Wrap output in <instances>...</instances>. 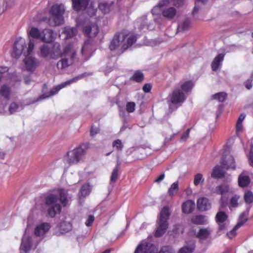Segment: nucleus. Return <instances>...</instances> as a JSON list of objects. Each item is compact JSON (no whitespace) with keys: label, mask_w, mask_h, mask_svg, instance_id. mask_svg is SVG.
Here are the masks:
<instances>
[{"label":"nucleus","mask_w":253,"mask_h":253,"mask_svg":"<svg viewBox=\"0 0 253 253\" xmlns=\"http://www.w3.org/2000/svg\"><path fill=\"white\" fill-rule=\"evenodd\" d=\"M34 46L35 43L33 40H29L27 46L25 40L20 37L15 40L11 53L12 56L15 58H18L22 53L24 54L25 56L23 60L24 69L29 73H33L40 64L37 58L29 56L32 53Z\"/></svg>","instance_id":"1"},{"label":"nucleus","mask_w":253,"mask_h":253,"mask_svg":"<svg viewBox=\"0 0 253 253\" xmlns=\"http://www.w3.org/2000/svg\"><path fill=\"white\" fill-rule=\"evenodd\" d=\"M50 224L44 222L38 225L35 229V235H29L26 232L22 238L20 246V251L24 253H28L31 249L36 248L38 243L36 241V236H42L46 233L50 228Z\"/></svg>","instance_id":"2"},{"label":"nucleus","mask_w":253,"mask_h":253,"mask_svg":"<svg viewBox=\"0 0 253 253\" xmlns=\"http://www.w3.org/2000/svg\"><path fill=\"white\" fill-rule=\"evenodd\" d=\"M170 4L175 6L180 5V3L176 0H161L158 4L152 9V14L155 15H161L164 18L168 20L173 19L176 17L178 12L174 7L167 6Z\"/></svg>","instance_id":"3"},{"label":"nucleus","mask_w":253,"mask_h":253,"mask_svg":"<svg viewBox=\"0 0 253 253\" xmlns=\"http://www.w3.org/2000/svg\"><path fill=\"white\" fill-rule=\"evenodd\" d=\"M127 35L125 31L115 34L109 45L110 50L119 49L123 52L130 47L136 41V37L134 35L127 37Z\"/></svg>","instance_id":"4"},{"label":"nucleus","mask_w":253,"mask_h":253,"mask_svg":"<svg viewBox=\"0 0 253 253\" xmlns=\"http://www.w3.org/2000/svg\"><path fill=\"white\" fill-rule=\"evenodd\" d=\"M88 148V144H82L72 150L68 152L64 157V162L69 165L78 164L83 160Z\"/></svg>","instance_id":"5"},{"label":"nucleus","mask_w":253,"mask_h":253,"mask_svg":"<svg viewBox=\"0 0 253 253\" xmlns=\"http://www.w3.org/2000/svg\"><path fill=\"white\" fill-rule=\"evenodd\" d=\"M64 5L62 3L54 4L51 7L49 13L51 17L49 19V24L51 26H58L64 23L63 15L65 12Z\"/></svg>","instance_id":"6"},{"label":"nucleus","mask_w":253,"mask_h":253,"mask_svg":"<svg viewBox=\"0 0 253 253\" xmlns=\"http://www.w3.org/2000/svg\"><path fill=\"white\" fill-rule=\"evenodd\" d=\"M77 47L74 44H68L66 45L63 49V54L66 55L70 54V59L63 58L57 63V67L58 69L62 70L66 68L71 65L73 61L77 59L76 50Z\"/></svg>","instance_id":"7"},{"label":"nucleus","mask_w":253,"mask_h":253,"mask_svg":"<svg viewBox=\"0 0 253 253\" xmlns=\"http://www.w3.org/2000/svg\"><path fill=\"white\" fill-rule=\"evenodd\" d=\"M170 215L168 207H164L160 214L159 218L157 221V228L155 233L156 237L162 236L166 232L168 227V220Z\"/></svg>","instance_id":"8"},{"label":"nucleus","mask_w":253,"mask_h":253,"mask_svg":"<svg viewBox=\"0 0 253 253\" xmlns=\"http://www.w3.org/2000/svg\"><path fill=\"white\" fill-rule=\"evenodd\" d=\"M170 215L168 207H164L160 214L159 218L157 221V228L155 233L156 237L162 236L166 232L168 227V220Z\"/></svg>","instance_id":"9"},{"label":"nucleus","mask_w":253,"mask_h":253,"mask_svg":"<svg viewBox=\"0 0 253 253\" xmlns=\"http://www.w3.org/2000/svg\"><path fill=\"white\" fill-rule=\"evenodd\" d=\"M46 205L48 207V214L50 217H54L61 211V206L58 203L57 196L53 194H50L46 197Z\"/></svg>","instance_id":"10"},{"label":"nucleus","mask_w":253,"mask_h":253,"mask_svg":"<svg viewBox=\"0 0 253 253\" xmlns=\"http://www.w3.org/2000/svg\"><path fill=\"white\" fill-rule=\"evenodd\" d=\"M95 50V48L92 44L90 40H87L84 42L80 54L77 57V61H85L87 60Z\"/></svg>","instance_id":"11"},{"label":"nucleus","mask_w":253,"mask_h":253,"mask_svg":"<svg viewBox=\"0 0 253 253\" xmlns=\"http://www.w3.org/2000/svg\"><path fill=\"white\" fill-rule=\"evenodd\" d=\"M229 153L230 152L228 149L226 148L224 149L221 164L224 168L234 169H235L234 159Z\"/></svg>","instance_id":"12"},{"label":"nucleus","mask_w":253,"mask_h":253,"mask_svg":"<svg viewBox=\"0 0 253 253\" xmlns=\"http://www.w3.org/2000/svg\"><path fill=\"white\" fill-rule=\"evenodd\" d=\"M158 249L151 243L143 242L136 248L134 253H157Z\"/></svg>","instance_id":"13"},{"label":"nucleus","mask_w":253,"mask_h":253,"mask_svg":"<svg viewBox=\"0 0 253 253\" xmlns=\"http://www.w3.org/2000/svg\"><path fill=\"white\" fill-rule=\"evenodd\" d=\"M79 79H80V77H75L71 80H68L65 82L62 83L58 85L55 86L50 91V92L47 94H43L42 96L40 97L41 99L42 98H46L49 97H50L55 94H56L61 89L70 84H71L76 82Z\"/></svg>","instance_id":"14"},{"label":"nucleus","mask_w":253,"mask_h":253,"mask_svg":"<svg viewBox=\"0 0 253 253\" xmlns=\"http://www.w3.org/2000/svg\"><path fill=\"white\" fill-rule=\"evenodd\" d=\"M186 99L184 93L179 88L174 89L170 96V101L174 104L183 103Z\"/></svg>","instance_id":"15"},{"label":"nucleus","mask_w":253,"mask_h":253,"mask_svg":"<svg viewBox=\"0 0 253 253\" xmlns=\"http://www.w3.org/2000/svg\"><path fill=\"white\" fill-rule=\"evenodd\" d=\"M247 220V217L246 212H243L240 216L239 221L236 226L229 232L227 236L229 238L232 239L236 235V230L241 227Z\"/></svg>","instance_id":"16"},{"label":"nucleus","mask_w":253,"mask_h":253,"mask_svg":"<svg viewBox=\"0 0 253 253\" xmlns=\"http://www.w3.org/2000/svg\"><path fill=\"white\" fill-rule=\"evenodd\" d=\"M56 37V34L49 29H45L42 32L41 40L45 42H50Z\"/></svg>","instance_id":"17"},{"label":"nucleus","mask_w":253,"mask_h":253,"mask_svg":"<svg viewBox=\"0 0 253 253\" xmlns=\"http://www.w3.org/2000/svg\"><path fill=\"white\" fill-rule=\"evenodd\" d=\"M197 206L200 211H205L211 209V204L208 198L201 197L198 199Z\"/></svg>","instance_id":"18"},{"label":"nucleus","mask_w":253,"mask_h":253,"mask_svg":"<svg viewBox=\"0 0 253 253\" xmlns=\"http://www.w3.org/2000/svg\"><path fill=\"white\" fill-rule=\"evenodd\" d=\"M84 32L86 36L90 38L94 37L98 33V26L93 23L85 26L84 29Z\"/></svg>","instance_id":"19"},{"label":"nucleus","mask_w":253,"mask_h":253,"mask_svg":"<svg viewBox=\"0 0 253 253\" xmlns=\"http://www.w3.org/2000/svg\"><path fill=\"white\" fill-rule=\"evenodd\" d=\"M64 55L63 51H61L60 44L58 42L54 43L50 50V58L56 59Z\"/></svg>","instance_id":"20"},{"label":"nucleus","mask_w":253,"mask_h":253,"mask_svg":"<svg viewBox=\"0 0 253 253\" xmlns=\"http://www.w3.org/2000/svg\"><path fill=\"white\" fill-rule=\"evenodd\" d=\"M224 56L223 54L220 53L214 58L211 64L212 71H216L221 68L222 62L224 59Z\"/></svg>","instance_id":"21"},{"label":"nucleus","mask_w":253,"mask_h":253,"mask_svg":"<svg viewBox=\"0 0 253 253\" xmlns=\"http://www.w3.org/2000/svg\"><path fill=\"white\" fill-rule=\"evenodd\" d=\"M195 204L194 201L189 200L185 201L182 205V210L185 213H190L193 211L195 208Z\"/></svg>","instance_id":"22"},{"label":"nucleus","mask_w":253,"mask_h":253,"mask_svg":"<svg viewBox=\"0 0 253 253\" xmlns=\"http://www.w3.org/2000/svg\"><path fill=\"white\" fill-rule=\"evenodd\" d=\"M212 230L211 228H201L197 233V237L200 240H206L210 237Z\"/></svg>","instance_id":"23"},{"label":"nucleus","mask_w":253,"mask_h":253,"mask_svg":"<svg viewBox=\"0 0 253 253\" xmlns=\"http://www.w3.org/2000/svg\"><path fill=\"white\" fill-rule=\"evenodd\" d=\"M72 6L74 10L79 11L86 8L88 1L83 0H72Z\"/></svg>","instance_id":"24"},{"label":"nucleus","mask_w":253,"mask_h":253,"mask_svg":"<svg viewBox=\"0 0 253 253\" xmlns=\"http://www.w3.org/2000/svg\"><path fill=\"white\" fill-rule=\"evenodd\" d=\"M57 228L59 230L60 233H58L57 232L56 234L59 235L60 233L63 234L69 232L71 230L72 226L71 224L69 222L63 221L57 226Z\"/></svg>","instance_id":"25"},{"label":"nucleus","mask_w":253,"mask_h":253,"mask_svg":"<svg viewBox=\"0 0 253 253\" xmlns=\"http://www.w3.org/2000/svg\"><path fill=\"white\" fill-rule=\"evenodd\" d=\"M27 34L29 37H30L34 39H39L41 40L42 32L36 27H32L27 31Z\"/></svg>","instance_id":"26"},{"label":"nucleus","mask_w":253,"mask_h":253,"mask_svg":"<svg viewBox=\"0 0 253 253\" xmlns=\"http://www.w3.org/2000/svg\"><path fill=\"white\" fill-rule=\"evenodd\" d=\"M250 183V178L249 176L243 173L241 174L238 177L239 185L241 187H245L248 186Z\"/></svg>","instance_id":"27"},{"label":"nucleus","mask_w":253,"mask_h":253,"mask_svg":"<svg viewBox=\"0 0 253 253\" xmlns=\"http://www.w3.org/2000/svg\"><path fill=\"white\" fill-rule=\"evenodd\" d=\"M230 186L227 184H223L217 186L215 188V193L220 195H223L231 192Z\"/></svg>","instance_id":"28"},{"label":"nucleus","mask_w":253,"mask_h":253,"mask_svg":"<svg viewBox=\"0 0 253 253\" xmlns=\"http://www.w3.org/2000/svg\"><path fill=\"white\" fill-rule=\"evenodd\" d=\"M191 221L195 224H205L208 223V219L204 215H196L192 218Z\"/></svg>","instance_id":"29"},{"label":"nucleus","mask_w":253,"mask_h":253,"mask_svg":"<svg viewBox=\"0 0 253 253\" xmlns=\"http://www.w3.org/2000/svg\"><path fill=\"white\" fill-rule=\"evenodd\" d=\"M112 2L108 3L106 1H102L98 5L99 9L104 13H108L112 6Z\"/></svg>","instance_id":"30"},{"label":"nucleus","mask_w":253,"mask_h":253,"mask_svg":"<svg viewBox=\"0 0 253 253\" xmlns=\"http://www.w3.org/2000/svg\"><path fill=\"white\" fill-rule=\"evenodd\" d=\"M194 85V84L192 81H186L181 84V89L183 92L186 93L191 91Z\"/></svg>","instance_id":"31"},{"label":"nucleus","mask_w":253,"mask_h":253,"mask_svg":"<svg viewBox=\"0 0 253 253\" xmlns=\"http://www.w3.org/2000/svg\"><path fill=\"white\" fill-rule=\"evenodd\" d=\"M59 195L61 202L64 206H66L68 203L67 191L64 189H61L59 191Z\"/></svg>","instance_id":"32"},{"label":"nucleus","mask_w":253,"mask_h":253,"mask_svg":"<svg viewBox=\"0 0 253 253\" xmlns=\"http://www.w3.org/2000/svg\"><path fill=\"white\" fill-rule=\"evenodd\" d=\"M194 247V244L192 243L190 245L184 246L180 248L178 253H192Z\"/></svg>","instance_id":"33"},{"label":"nucleus","mask_w":253,"mask_h":253,"mask_svg":"<svg viewBox=\"0 0 253 253\" xmlns=\"http://www.w3.org/2000/svg\"><path fill=\"white\" fill-rule=\"evenodd\" d=\"M40 55L42 57H47L50 54L51 48H50L48 45L43 44L41 46L40 48Z\"/></svg>","instance_id":"34"},{"label":"nucleus","mask_w":253,"mask_h":253,"mask_svg":"<svg viewBox=\"0 0 253 253\" xmlns=\"http://www.w3.org/2000/svg\"><path fill=\"white\" fill-rule=\"evenodd\" d=\"M178 190V183L177 181L174 182L171 184L168 190V194L170 196H173Z\"/></svg>","instance_id":"35"},{"label":"nucleus","mask_w":253,"mask_h":253,"mask_svg":"<svg viewBox=\"0 0 253 253\" xmlns=\"http://www.w3.org/2000/svg\"><path fill=\"white\" fill-rule=\"evenodd\" d=\"M223 175L222 169L219 166H216L211 173V176L215 178L221 177Z\"/></svg>","instance_id":"36"},{"label":"nucleus","mask_w":253,"mask_h":253,"mask_svg":"<svg viewBox=\"0 0 253 253\" xmlns=\"http://www.w3.org/2000/svg\"><path fill=\"white\" fill-rule=\"evenodd\" d=\"M11 90L10 88L6 85H3L1 86L0 92L2 95L6 99L9 98Z\"/></svg>","instance_id":"37"},{"label":"nucleus","mask_w":253,"mask_h":253,"mask_svg":"<svg viewBox=\"0 0 253 253\" xmlns=\"http://www.w3.org/2000/svg\"><path fill=\"white\" fill-rule=\"evenodd\" d=\"M227 216L226 214L221 211H218L216 215V219L217 223H223L227 219Z\"/></svg>","instance_id":"38"},{"label":"nucleus","mask_w":253,"mask_h":253,"mask_svg":"<svg viewBox=\"0 0 253 253\" xmlns=\"http://www.w3.org/2000/svg\"><path fill=\"white\" fill-rule=\"evenodd\" d=\"M190 21L189 20H186L180 24H179L177 27V30L179 32H183L185 31L188 29L190 26Z\"/></svg>","instance_id":"39"},{"label":"nucleus","mask_w":253,"mask_h":253,"mask_svg":"<svg viewBox=\"0 0 253 253\" xmlns=\"http://www.w3.org/2000/svg\"><path fill=\"white\" fill-rule=\"evenodd\" d=\"M64 32L66 33L67 38H72L76 35L77 30L76 28H65Z\"/></svg>","instance_id":"40"},{"label":"nucleus","mask_w":253,"mask_h":253,"mask_svg":"<svg viewBox=\"0 0 253 253\" xmlns=\"http://www.w3.org/2000/svg\"><path fill=\"white\" fill-rule=\"evenodd\" d=\"M208 1V0H197L195 2V5L193 9L192 14L194 17L196 19H198L199 18L196 16L197 13L200 9V7L198 5V3L199 2H201L203 4H206Z\"/></svg>","instance_id":"41"},{"label":"nucleus","mask_w":253,"mask_h":253,"mask_svg":"<svg viewBox=\"0 0 253 253\" xmlns=\"http://www.w3.org/2000/svg\"><path fill=\"white\" fill-rule=\"evenodd\" d=\"M91 190V188L88 184L83 185L81 189V194L83 197H85L89 195Z\"/></svg>","instance_id":"42"},{"label":"nucleus","mask_w":253,"mask_h":253,"mask_svg":"<svg viewBox=\"0 0 253 253\" xmlns=\"http://www.w3.org/2000/svg\"><path fill=\"white\" fill-rule=\"evenodd\" d=\"M244 199L245 202L250 204L253 202V193L251 191H247L245 193Z\"/></svg>","instance_id":"43"},{"label":"nucleus","mask_w":253,"mask_h":253,"mask_svg":"<svg viewBox=\"0 0 253 253\" xmlns=\"http://www.w3.org/2000/svg\"><path fill=\"white\" fill-rule=\"evenodd\" d=\"M226 94L224 92H219L214 94L212 97L219 102H223L226 98Z\"/></svg>","instance_id":"44"},{"label":"nucleus","mask_w":253,"mask_h":253,"mask_svg":"<svg viewBox=\"0 0 253 253\" xmlns=\"http://www.w3.org/2000/svg\"><path fill=\"white\" fill-rule=\"evenodd\" d=\"M204 181V179L203 175L201 173L197 174L194 177V184L195 185L197 186L199 184H202Z\"/></svg>","instance_id":"45"},{"label":"nucleus","mask_w":253,"mask_h":253,"mask_svg":"<svg viewBox=\"0 0 253 253\" xmlns=\"http://www.w3.org/2000/svg\"><path fill=\"white\" fill-rule=\"evenodd\" d=\"M118 164L114 168L112 172L110 178V181L112 183L115 182L118 178Z\"/></svg>","instance_id":"46"},{"label":"nucleus","mask_w":253,"mask_h":253,"mask_svg":"<svg viewBox=\"0 0 253 253\" xmlns=\"http://www.w3.org/2000/svg\"><path fill=\"white\" fill-rule=\"evenodd\" d=\"M240 198L239 196L235 195L232 197L230 200V206L231 207L235 208L238 205V201Z\"/></svg>","instance_id":"47"},{"label":"nucleus","mask_w":253,"mask_h":253,"mask_svg":"<svg viewBox=\"0 0 253 253\" xmlns=\"http://www.w3.org/2000/svg\"><path fill=\"white\" fill-rule=\"evenodd\" d=\"M143 79V75L141 72L139 71L135 72L132 76V79L137 82H141Z\"/></svg>","instance_id":"48"},{"label":"nucleus","mask_w":253,"mask_h":253,"mask_svg":"<svg viewBox=\"0 0 253 253\" xmlns=\"http://www.w3.org/2000/svg\"><path fill=\"white\" fill-rule=\"evenodd\" d=\"M113 146L118 150L121 151L123 148V144L121 140L117 139L113 142Z\"/></svg>","instance_id":"49"},{"label":"nucleus","mask_w":253,"mask_h":253,"mask_svg":"<svg viewBox=\"0 0 253 253\" xmlns=\"http://www.w3.org/2000/svg\"><path fill=\"white\" fill-rule=\"evenodd\" d=\"M158 253H175L174 250L168 246L163 247Z\"/></svg>","instance_id":"50"},{"label":"nucleus","mask_w":253,"mask_h":253,"mask_svg":"<svg viewBox=\"0 0 253 253\" xmlns=\"http://www.w3.org/2000/svg\"><path fill=\"white\" fill-rule=\"evenodd\" d=\"M135 104L133 102H127L126 105V111L128 113H132L135 110Z\"/></svg>","instance_id":"51"},{"label":"nucleus","mask_w":253,"mask_h":253,"mask_svg":"<svg viewBox=\"0 0 253 253\" xmlns=\"http://www.w3.org/2000/svg\"><path fill=\"white\" fill-rule=\"evenodd\" d=\"M243 130V126L242 123H236V134L238 136Z\"/></svg>","instance_id":"52"},{"label":"nucleus","mask_w":253,"mask_h":253,"mask_svg":"<svg viewBox=\"0 0 253 253\" xmlns=\"http://www.w3.org/2000/svg\"><path fill=\"white\" fill-rule=\"evenodd\" d=\"M18 105L16 103L13 102L10 104L9 108V110L10 113L11 114H12V113L16 112L18 110Z\"/></svg>","instance_id":"53"},{"label":"nucleus","mask_w":253,"mask_h":253,"mask_svg":"<svg viewBox=\"0 0 253 253\" xmlns=\"http://www.w3.org/2000/svg\"><path fill=\"white\" fill-rule=\"evenodd\" d=\"M190 128H188L184 132L181 137V140L185 141L189 137Z\"/></svg>","instance_id":"54"},{"label":"nucleus","mask_w":253,"mask_h":253,"mask_svg":"<svg viewBox=\"0 0 253 253\" xmlns=\"http://www.w3.org/2000/svg\"><path fill=\"white\" fill-rule=\"evenodd\" d=\"M94 220V217L93 215H90L87 217V219L85 222V225L87 226H90L92 225L93 221Z\"/></svg>","instance_id":"55"},{"label":"nucleus","mask_w":253,"mask_h":253,"mask_svg":"<svg viewBox=\"0 0 253 253\" xmlns=\"http://www.w3.org/2000/svg\"><path fill=\"white\" fill-rule=\"evenodd\" d=\"M99 128L97 127L92 126L90 130V135L92 136H95L99 132Z\"/></svg>","instance_id":"56"},{"label":"nucleus","mask_w":253,"mask_h":253,"mask_svg":"<svg viewBox=\"0 0 253 253\" xmlns=\"http://www.w3.org/2000/svg\"><path fill=\"white\" fill-rule=\"evenodd\" d=\"M249 160L250 165L253 167V146L251 148L250 153L249 156Z\"/></svg>","instance_id":"57"},{"label":"nucleus","mask_w":253,"mask_h":253,"mask_svg":"<svg viewBox=\"0 0 253 253\" xmlns=\"http://www.w3.org/2000/svg\"><path fill=\"white\" fill-rule=\"evenodd\" d=\"M8 69L7 67H0V81H1L2 78V74L7 72Z\"/></svg>","instance_id":"58"},{"label":"nucleus","mask_w":253,"mask_h":253,"mask_svg":"<svg viewBox=\"0 0 253 253\" xmlns=\"http://www.w3.org/2000/svg\"><path fill=\"white\" fill-rule=\"evenodd\" d=\"M151 89V85L150 84H145L143 87V90L145 92H149Z\"/></svg>","instance_id":"59"},{"label":"nucleus","mask_w":253,"mask_h":253,"mask_svg":"<svg viewBox=\"0 0 253 253\" xmlns=\"http://www.w3.org/2000/svg\"><path fill=\"white\" fill-rule=\"evenodd\" d=\"M165 174L163 173L162 174H161V175H160L155 180V182H156V183H160L165 178Z\"/></svg>","instance_id":"60"},{"label":"nucleus","mask_w":253,"mask_h":253,"mask_svg":"<svg viewBox=\"0 0 253 253\" xmlns=\"http://www.w3.org/2000/svg\"><path fill=\"white\" fill-rule=\"evenodd\" d=\"M245 117H246V115L245 114H241L238 119L237 123H240L243 124V121L244 120Z\"/></svg>","instance_id":"61"},{"label":"nucleus","mask_w":253,"mask_h":253,"mask_svg":"<svg viewBox=\"0 0 253 253\" xmlns=\"http://www.w3.org/2000/svg\"><path fill=\"white\" fill-rule=\"evenodd\" d=\"M219 224V229L220 230H224L227 228V225L225 223H218Z\"/></svg>","instance_id":"62"},{"label":"nucleus","mask_w":253,"mask_h":253,"mask_svg":"<svg viewBox=\"0 0 253 253\" xmlns=\"http://www.w3.org/2000/svg\"><path fill=\"white\" fill-rule=\"evenodd\" d=\"M245 86L248 89H250L252 87V82L249 81L246 82Z\"/></svg>","instance_id":"63"},{"label":"nucleus","mask_w":253,"mask_h":253,"mask_svg":"<svg viewBox=\"0 0 253 253\" xmlns=\"http://www.w3.org/2000/svg\"><path fill=\"white\" fill-rule=\"evenodd\" d=\"M24 80L25 83L27 84H29L31 82V80L30 79L29 77H25Z\"/></svg>","instance_id":"64"}]
</instances>
